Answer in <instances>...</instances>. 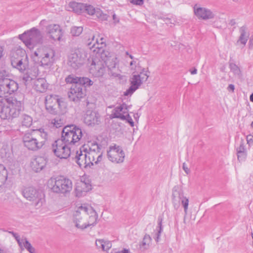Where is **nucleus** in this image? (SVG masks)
<instances>
[{"instance_id": "f257e3e1", "label": "nucleus", "mask_w": 253, "mask_h": 253, "mask_svg": "<svg viewBox=\"0 0 253 253\" xmlns=\"http://www.w3.org/2000/svg\"><path fill=\"white\" fill-rule=\"evenodd\" d=\"M65 81L67 84H72L68 97L74 102L79 101L86 95V89L93 84V82L87 77H78L74 75L68 76Z\"/></svg>"}, {"instance_id": "f03ea898", "label": "nucleus", "mask_w": 253, "mask_h": 253, "mask_svg": "<svg viewBox=\"0 0 253 253\" xmlns=\"http://www.w3.org/2000/svg\"><path fill=\"white\" fill-rule=\"evenodd\" d=\"M47 133L43 129L34 130L25 133L22 138L24 145L28 150L36 151L41 149L47 140Z\"/></svg>"}, {"instance_id": "7ed1b4c3", "label": "nucleus", "mask_w": 253, "mask_h": 253, "mask_svg": "<svg viewBox=\"0 0 253 253\" xmlns=\"http://www.w3.org/2000/svg\"><path fill=\"white\" fill-rule=\"evenodd\" d=\"M48 186L51 191L57 194L65 195L72 189V182L63 176L51 177L48 181Z\"/></svg>"}, {"instance_id": "20e7f679", "label": "nucleus", "mask_w": 253, "mask_h": 253, "mask_svg": "<svg viewBox=\"0 0 253 253\" xmlns=\"http://www.w3.org/2000/svg\"><path fill=\"white\" fill-rule=\"evenodd\" d=\"M83 132L79 126L71 125L65 126L62 130L61 139L65 143L69 145L76 144L81 140Z\"/></svg>"}, {"instance_id": "39448f33", "label": "nucleus", "mask_w": 253, "mask_h": 253, "mask_svg": "<svg viewBox=\"0 0 253 253\" xmlns=\"http://www.w3.org/2000/svg\"><path fill=\"white\" fill-rule=\"evenodd\" d=\"M19 38L29 48H33L37 44H41L42 42L41 32L36 28H33L30 30L20 35Z\"/></svg>"}, {"instance_id": "423d86ee", "label": "nucleus", "mask_w": 253, "mask_h": 253, "mask_svg": "<svg viewBox=\"0 0 253 253\" xmlns=\"http://www.w3.org/2000/svg\"><path fill=\"white\" fill-rule=\"evenodd\" d=\"M22 194L27 200L31 202L36 209L40 208L45 201L44 194L33 187L25 188Z\"/></svg>"}, {"instance_id": "0eeeda50", "label": "nucleus", "mask_w": 253, "mask_h": 253, "mask_svg": "<svg viewBox=\"0 0 253 253\" xmlns=\"http://www.w3.org/2000/svg\"><path fill=\"white\" fill-rule=\"evenodd\" d=\"M74 159L80 168H87L93 165L94 157L92 154L87 151L86 145H84L79 150L77 151Z\"/></svg>"}, {"instance_id": "6e6552de", "label": "nucleus", "mask_w": 253, "mask_h": 253, "mask_svg": "<svg viewBox=\"0 0 253 253\" xmlns=\"http://www.w3.org/2000/svg\"><path fill=\"white\" fill-rule=\"evenodd\" d=\"M172 200L173 207L175 210H177L180 203L184 208L185 215L187 213L189 200L184 196L182 190L178 186H174L172 189Z\"/></svg>"}, {"instance_id": "1a4fd4ad", "label": "nucleus", "mask_w": 253, "mask_h": 253, "mask_svg": "<svg viewBox=\"0 0 253 253\" xmlns=\"http://www.w3.org/2000/svg\"><path fill=\"white\" fill-rule=\"evenodd\" d=\"M85 61L84 53L83 50L78 48L72 51L69 55L68 64L73 69L77 70L84 64Z\"/></svg>"}, {"instance_id": "9d476101", "label": "nucleus", "mask_w": 253, "mask_h": 253, "mask_svg": "<svg viewBox=\"0 0 253 253\" xmlns=\"http://www.w3.org/2000/svg\"><path fill=\"white\" fill-rule=\"evenodd\" d=\"M84 39L88 48L90 49H93L94 52L100 54L101 57L103 52H108V51H105L103 49V47L106 46L105 40L104 38H100L99 40L97 39L95 40L94 36L91 35L89 36L85 35Z\"/></svg>"}, {"instance_id": "9b49d317", "label": "nucleus", "mask_w": 253, "mask_h": 253, "mask_svg": "<svg viewBox=\"0 0 253 253\" xmlns=\"http://www.w3.org/2000/svg\"><path fill=\"white\" fill-rule=\"evenodd\" d=\"M52 151L56 156L60 159H67L71 154L70 145L65 143L62 140L58 139L52 145Z\"/></svg>"}, {"instance_id": "f8f14e48", "label": "nucleus", "mask_w": 253, "mask_h": 253, "mask_svg": "<svg viewBox=\"0 0 253 253\" xmlns=\"http://www.w3.org/2000/svg\"><path fill=\"white\" fill-rule=\"evenodd\" d=\"M101 59L104 60L105 65L109 70V74L114 77H120L121 74L118 69L116 68L117 64V58L112 56L109 52H103L101 54Z\"/></svg>"}, {"instance_id": "ddd939ff", "label": "nucleus", "mask_w": 253, "mask_h": 253, "mask_svg": "<svg viewBox=\"0 0 253 253\" xmlns=\"http://www.w3.org/2000/svg\"><path fill=\"white\" fill-rule=\"evenodd\" d=\"M130 106L123 103L120 106L114 108L112 112L113 118H118L122 120H126L131 126H134V122L128 113Z\"/></svg>"}, {"instance_id": "4468645a", "label": "nucleus", "mask_w": 253, "mask_h": 253, "mask_svg": "<svg viewBox=\"0 0 253 253\" xmlns=\"http://www.w3.org/2000/svg\"><path fill=\"white\" fill-rule=\"evenodd\" d=\"M107 156L109 161L113 163H121L124 161L125 154L122 148L115 144L110 146L107 150Z\"/></svg>"}, {"instance_id": "2eb2a0df", "label": "nucleus", "mask_w": 253, "mask_h": 253, "mask_svg": "<svg viewBox=\"0 0 253 253\" xmlns=\"http://www.w3.org/2000/svg\"><path fill=\"white\" fill-rule=\"evenodd\" d=\"M63 103L56 95L50 94L45 97V105L46 110L51 114L56 115L57 113V107H60Z\"/></svg>"}, {"instance_id": "dca6fc26", "label": "nucleus", "mask_w": 253, "mask_h": 253, "mask_svg": "<svg viewBox=\"0 0 253 253\" xmlns=\"http://www.w3.org/2000/svg\"><path fill=\"white\" fill-rule=\"evenodd\" d=\"M80 212L83 213L84 216L86 217L89 215L88 220L86 222L87 228L96 225L98 214L92 207L84 205L80 206Z\"/></svg>"}, {"instance_id": "f3484780", "label": "nucleus", "mask_w": 253, "mask_h": 253, "mask_svg": "<svg viewBox=\"0 0 253 253\" xmlns=\"http://www.w3.org/2000/svg\"><path fill=\"white\" fill-rule=\"evenodd\" d=\"M100 117L98 112L87 109L84 115V122L87 126H94L100 123Z\"/></svg>"}, {"instance_id": "a211bd4d", "label": "nucleus", "mask_w": 253, "mask_h": 253, "mask_svg": "<svg viewBox=\"0 0 253 253\" xmlns=\"http://www.w3.org/2000/svg\"><path fill=\"white\" fill-rule=\"evenodd\" d=\"M0 83L5 94H11L18 88V84L17 83L3 76L0 79Z\"/></svg>"}, {"instance_id": "6ab92c4d", "label": "nucleus", "mask_w": 253, "mask_h": 253, "mask_svg": "<svg viewBox=\"0 0 253 253\" xmlns=\"http://www.w3.org/2000/svg\"><path fill=\"white\" fill-rule=\"evenodd\" d=\"M105 63L104 60L96 62L93 60L90 68V73L96 77H102L106 72Z\"/></svg>"}, {"instance_id": "aec40b11", "label": "nucleus", "mask_w": 253, "mask_h": 253, "mask_svg": "<svg viewBox=\"0 0 253 253\" xmlns=\"http://www.w3.org/2000/svg\"><path fill=\"white\" fill-rule=\"evenodd\" d=\"M193 8L195 15L199 19L208 20L214 17V14L208 8L199 7L197 4L195 5Z\"/></svg>"}, {"instance_id": "412c9836", "label": "nucleus", "mask_w": 253, "mask_h": 253, "mask_svg": "<svg viewBox=\"0 0 253 253\" xmlns=\"http://www.w3.org/2000/svg\"><path fill=\"white\" fill-rule=\"evenodd\" d=\"M46 31L50 38L54 41H60L62 37V31L59 25H49L47 27Z\"/></svg>"}, {"instance_id": "4be33fe9", "label": "nucleus", "mask_w": 253, "mask_h": 253, "mask_svg": "<svg viewBox=\"0 0 253 253\" xmlns=\"http://www.w3.org/2000/svg\"><path fill=\"white\" fill-rule=\"evenodd\" d=\"M130 87L124 93L125 96L131 95L141 85L142 80L140 75H134L130 79Z\"/></svg>"}, {"instance_id": "5701e85b", "label": "nucleus", "mask_w": 253, "mask_h": 253, "mask_svg": "<svg viewBox=\"0 0 253 253\" xmlns=\"http://www.w3.org/2000/svg\"><path fill=\"white\" fill-rule=\"evenodd\" d=\"M85 7L84 9V13H86L90 15H95L101 20H107L108 15L103 12L99 8L95 9L93 6L85 4Z\"/></svg>"}, {"instance_id": "b1692460", "label": "nucleus", "mask_w": 253, "mask_h": 253, "mask_svg": "<svg viewBox=\"0 0 253 253\" xmlns=\"http://www.w3.org/2000/svg\"><path fill=\"white\" fill-rule=\"evenodd\" d=\"M6 102L8 103L11 108L14 117H17L19 116L20 112L22 108V103L21 101L18 100L16 97H11L6 99Z\"/></svg>"}, {"instance_id": "393cba45", "label": "nucleus", "mask_w": 253, "mask_h": 253, "mask_svg": "<svg viewBox=\"0 0 253 253\" xmlns=\"http://www.w3.org/2000/svg\"><path fill=\"white\" fill-rule=\"evenodd\" d=\"M80 207H79L76 211L74 215V222L77 228L81 230H84L87 228L86 216H84L83 213L80 211Z\"/></svg>"}, {"instance_id": "a878e982", "label": "nucleus", "mask_w": 253, "mask_h": 253, "mask_svg": "<svg viewBox=\"0 0 253 253\" xmlns=\"http://www.w3.org/2000/svg\"><path fill=\"white\" fill-rule=\"evenodd\" d=\"M54 52L52 50H49L48 51L41 54L40 57V58H41L40 61L41 65L43 67H47L51 66L54 60Z\"/></svg>"}, {"instance_id": "bb28decb", "label": "nucleus", "mask_w": 253, "mask_h": 253, "mask_svg": "<svg viewBox=\"0 0 253 253\" xmlns=\"http://www.w3.org/2000/svg\"><path fill=\"white\" fill-rule=\"evenodd\" d=\"M46 159L42 156H37L32 160L31 167L32 169L36 172L42 170L46 166Z\"/></svg>"}, {"instance_id": "cd10ccee", "label": "nucleus", "mask_w": 253, "mask_h": 253, "mask_svg": "<svg viewBox=\"0 0 253 253\" xmlns=\"http://www.w3.org/2000/svg\"><path fill=\"white\" fill-rule=\"evenodd\" d=\"M13 112L7 102L3 103L0 101V118L1 119H9L10 118H14Z\"/></svg>"}, {"instance_id": "c85d7f7f", "label": "nucleus", "mask_w": 253, "mask_h": 253, "mask_svg": "<svg viewBox=\"0 0 253 253\" xmlns=\"http://www.w3.org/2000/svg\"><path fill=\"white\" fill-rule=\"evenodd\" d=\"M23 58L11 62L12 66L18 70L21 73H24L28 68V57H23Z\"/></svg>"}, {"instance_id": "c756f323", "label": "nucleus", "mask_w": 253, "mask_h": 253, "mask_svg": "<svg viewBox=\"0 0 253 253\" xmlns=\"http://www.w3.org/2000/svg\"><path fill=\"white\" fill-rule=\"evenodd\" d=\"M91 189V185L85 182L78 183L75 189L76 195L81 197L85 196L87 192Z\"/></svg>"}, {"instance_id": "7c9ffc66", "label": "nucleus", "mask_w": 253, "mask_h": 253, "mask_svg": "<svg viewBox=\"0 0 253 253\" xmlns=\"http://www.w3.org/2000/svg\"><path fill=\"white\" fill-rule=\"evenodd\" d=\"M23 57H28L26 51L20 47L12 49L10 53V62L13 60H19L24 58Z\"/></svg>"}, {"instance_id": "2f4dec72", "label": "nucleus", "mask_w": 253, "mask_h": 253, "mask_svg": "<svg viewBox=\"0 0 253 253\" xmlns=\"http://www.w3.org/2000/svg\"><path fill=\"white\" fill-rule=\"evenodd\" d=\"M35 89L40 92H44L48 87V84L43 78H39L34 82Z\"/></svg>"}, {"instance_id": "473e14b6", "label": "nucleus", "mask_w": 253, "mask_h": 253, "mask_svg": "<svg viewBox=\"0 0 253 253\" xmlns=\"http://www.w3.org/2000/svg\"><path fill=\"white\" fill-rule=\"evenodd\" d=\"M239 32L240 36L237 42L245 45L248 40L250 34L247 31V28L245 26L241 27L239 29Z\"/></svg>"}, {"instance_id": "72a5a7b5", "label": "nucleus", "mask_w": 253, "mask_h": 253, "mask_svg": "<svg viewBox=\"0 0 253 253\" xmlns=\"http://www.w3.org/2000/svg\"><path fill=\"white\" fill-rule=\"evenodd\" d=\"M69 6L74 12L78 14L84 13V9L85 7V4L76 2H70Z\"/></svg>"}, {"instance_id": "f704fd0d", "label": "nucleus", "mask_w": 253, "mask_h": 253, "mask_svg": "<svg viewBox=\"0 0 253 253\" xmlns=\"http://www.w3.org/2000/svg\"><path fill=\"white\" fill-rule=\"evenodd\" d=\"M7 175L8 172L5 167L2 164H0V187L5 183Z\"/></svg>"}, {"instance_id": "c9c22d12", "label": "nucleus", "mask_w": 253, "mask_h": 253, "mask_svg": "<svg viewBox=\"0 0 253 253\" xmlns=\"http://www.w3.org/2000/svg\"><path fill=\"white\" fill-rule=\"evenodd\" d=\"M21 122L22 126L29 127L32 125V118L26 114H22L21 117Z\"/></svg>"}, {"instance_id": "e433bc0d", "label": "nucleus", "mask_w": 253, "mask_h": 253, "mask_svg": "<svg viewBox=\"0 0 253 253\" xmlns=\"http://www.w3.org/2000/svg\"><path fill=\"white\" fill-rule=\"evenodd\" d=\"M151 240V238L149 235H145L143 238V241L139 245V248L142 251H144L148 249L149 244Z\"/></svg>"}, {"instance_id": "4c0bfd02", "label": "nucleus", "mask_w": 253, "mask_h": 253, "mask_svg": "<svg viewBox=\"0 0 253 253\" xmlns=\"http://www.w3.org/2000/svg\"><path fill=\"white\" fill-rule=\"evenodd\" d=\"M229 64L231 71L233 73L234 75L240 78L242 76V73L240 68L235 63L232 62L231 60H230Z\"/></svg>"}, {"instance_id": "58836bf2", "label": "nucleus", "mask_w": 253, "mask_h": 253, "mask_svg": "<svg viewBox=\"0 0 253 253\" xmlns=\"http://www.w3.org/2000/svg\"><path fill=\"white\" fill-rule=\"evenodd\" d=\"M163 220V217L162 216H159L158 218V226L157 227V233L156 234L157 236L155 238V240L156 242L159 241V239L161 236V234L163 231V226H162V222Z\"/></svg>"}, {"instance_id": "ea45409f", "label": "nucleus", "mask_w": 253, "mask_h": 253, "mask_svg": "<svg viewBox=\"0 0 253 253\" xmlns=\"http://www.w3.org/2000/svg\"><path fill=\"white\" fill-rule=\"evenodd\" d=\"M89 143V145H86L87 148V150H88L89 151L88 152H90L92 154V152H99L100 150V147L98 144L95 142H90Z\"/></svg>"}, {"instance_id": "a19ab883", "label": "nucleus", "mask_w": 253, "mask_h": 253, "mask_svg": "<svg viewBox=\"0 0 253 253\" xmlns=\"http://www.w3.org/2000/svg\"><path fill=\"white\" fill-rule=\"evenodd\" d=\"M82 27H73L71 29V33L73 36H79L83 32Z\"/></svg>"}, {"instance_id": "79ce46f5", "label": "nucleus", "mask_w": 253, "mask_h": 253, "mask_svg": "<svg viewBox=\"0 0 253 253\" xmlns=\"http://www.w3.org/2000/svg\"><path fill=\"white\" fill-rule=\"evenodd\" d=\"M23 246L30 253H35V249L32 247L31 243L27 240L26 238H24Z\"/></svg>"}, {"instance_id": "37998d69", "label": "nucleus", "mask_w": 253, "mask_h": 253, "mask_svg": "<svg viewBox=\"0 0 253 253\" xmlns=\"http://www.w3.org/2000/svg\"><path fill=\"white\" fill-rule=\"evenodd\" d=\"M245 150L244 140H241L239 147L237 148V153H241L242 155H244V152H245Z\"/></svg>"}, {"instance_id": "c03bdc74", "label": "nucleus", "mask_w": 253, "mask_h": 253, "mask_svg": "<svg viewBox=\"0 0 253 253\" xmlns=\"http://www.w3.org/2000/svg\"><path fill=\"white\" fill-rule=\"evenodd\" d=\"M144 0H131L130 2L133 4L137 5H142L144 3Z\"/></svg>"}, {"instance_id": "a18cd8bd", "label": "nucleus", "mask_w": 253, "mask_h": 253, "mask_svg": "<svg viewBox=\"0 0 253 253\" xmlns=\"http://www.w3.org/2000/svg\"><path fill=\"white\" fill-rule=\"evenodd\" d=\"M112 246L111 243L109 241H104V251L109 250Z\"/></svg>"}, {"instance_id": "49530a36", "label": "nucleus", "mask_w": 253, "mask_h": 253, "mask_svg": "<svg viewBox=\"0 0 253 253\" xmlns=\"http://www.w3.org/2000/svg\"><path fill=\"white\" fill-rule=\"evenodd\" d=\"M22 79L25 82H28V81H30L32 80L33 79V78L31 76H30L29 75L26 74H24L23 75Z\"/></svg>"}, {"instance_id": "de8ad7c7", "label": "nucleus", "mask_w": 253, "mask_h": 253, "mask_svg": "<svg viewBox=\"0 0 253 253\" xmlns=\"http://www.w3.org/2000/svg\"><path fill=\"white\" fill-rule=\"evenodd\" d=\"M247 141L249 145H253V135L247 136Z\"/></svg>"}, {"instance_id": "09e8293b", "label": "nucleus", "mask_w": 253, "mask_h": 253, "mask_svg": "<svg viewBox=\"0 0 253 253\" xmlns=\"http://www.w3.org/2000/svg\"><path fill=\"white\" fill-rule=\"evenodd\" d=\"M238 159L239 161H242L245 159L246 157V154L245 152H244V155H242L241 153H237Z\"/></svg>"}, {"instance_id": "8fccbe9b", "label": "nucleus", "mask_w": 253, "mask_h": 253, "mask_svg": "<svg viewBox=\"0 0 253 253\" xmlns=\"http://www.w3.org/2000/svg\"><path fill=\"white\" fill-rule=\"evenodd\" d=\"M15 240L17 242V243H18V245L19 246V247L21 248H23V245L22 244H23V242H24V239H21L20 237H19L18 238H17Z\"/></svg>"}, {"instance_id": "3c124183", "label": "nucleus", "mask_w": 253, "mask_h": 253, "mask_svg": "<svg viewBox=\"0 0 253 253\" xmlns=\"http://www.w3.org/2000/svg\"><path fill=\"white\" fill-rule=\"evenodd\" d=\"M103 241V239H98L96 240L95 244L98 249H100L101 245Z\"/></svg>"}, {"instance_id": "603ef678", "label": "nucleus", "mask_w": 253, "mask_h": 253, "mask_svg": "<svg viewBox=\"0 0 253 253\" xmlns=\"http://www.w3.org/2000/svg\"><path fill=\"white\" fill-rule=\"evenodd\" d=\"M182 168L186 174H189L190 173V169L188 168L186 164L185 163L183 164Z\"/></svg>"}, {"instance_id": "864d4df0", "label": "nucleus", "mask_w": 253, "mask_h": 253, "mask_svg": "<svg viewBox=\"0 0 253 253\" xmlns=\"http://www.w3.org/2000/svg\"><path fill=\"white\" fill-rule=\"evenodd\" d=\"M136 61H135L134 60H132L130 61L129 65L131 67V69H135L136 67Z\"/></svg>"}, {"instance_id": "5fc2aeb1", "label": "nucleus", "mask_w": 253, "mask_h": 253, "mask_svg": "<svg viewBox=\"0 0 253 253\" xmlns=\"http://www.w3.org/2000/svg\"><path fill=\"white\" fill-rule=\"evenodd\" d=\"M235 89V86L233 84H230L227 87V90L229 91H231L233 92L234 91Z\"/></svg>"}, {"instance_id": "6e6d98bb", "label": "nucleus", "mask_w": 253, "mask_h": 253, "mask_svg": "<svg viewBox=\"0 0 253 253\" xmlns=\"http://www.w3.org/2000/svg\"><path fill=\"white\" fill-rule=\"evenodd\" d=\"M114 253H130L128 249H124L120 251H115Z\"/></svg>"}, {"instance_id": "4d7b16f0", "label": "nucleus", "mask_w": 253, "mask_h": 253, "mask_svg": "<svg viewBox=\"0 0 253 253\" xmlns=\"http://www.w3.org/2000/svg\"><path fill=\"white\" fill-rule=\"evenodd\" d=\"M102 159V154H100L99 155H98L97 157V159L96 161H94V163L97 164H98L99 162H100V161H101Z\"/></svg>"}, {"instance_id": "13d9d810", "label": "nucleus", "mask_w": 253, "mask_h": 253, "mask_svg": "<svg viewBox=\"0 0 253 253\" xmlns=\"http://www.w3.org/2000/svg\"><path fill=\"white\" fill-rule=\"evenodd\" d=\"M149 76V75H148L147 73L144 74L143 76L141 77V79L142 80V82L144 81H147Z\"/></svg>"}, {"instance_id": "bf43d9fd", "label": "nucleus", "mask_w": 253, "mask_h": 253, "mask_svg": "<svg viewBox=\"0 0 253 253\" xmlns=\"http://www.w3.org/2000/svg\"><path fill=\"white\" fill-rule=\"evenodd\" d=\"M9 233L11 234L15 239L20 237L18 233H15L13 231H10Z\"/></svg>"}, {"instance_id": "052dcab7", "label": "nucleus", "mask_w": 253, "mask_h": 253, "mask_svg": "<svg viewBox=\"0 0 253 253\" xmlns=\"http://www.w3.org/2000/svg\"><path fill=\"white\" fill-rule=\"evenodd\" d=\"M54 125L56 127H59L61 126V125H60V123H58V121H56L55 119L54 120Z\"/></svg>"}, {"instance_id": "680f3d73", "label": "nucleus", "mask_w": 253, "mask_h": 253, "mask_svg": "<svg viewBox=\"0 0 253 253\" xmlns=\"http://www.w3.org/2000/svg\"><path fill=\"white\" fill-rule=\"evenodd\" d=\"M190 72L192 75H194L197 74V70L195 68H194L193 69L190 70Z\"/></svg>"}, {"instance_id": "e2e57ef3", "label": "nucleus", "mask_w": 253, "mask_h": 253, "mask_svg": "<svg viewBox=\"0 0 253 253\" xmlns=\"http://www.w3.org/2000/svg\"><path fill=\"white\" fill-rule=\"evenodd\" d=\"M249 45L250 48L253 47V38L250 39L249 41Z\"/></svg>"}, {"instance_id": "0e129e2a", "label": "nucleus", "mask_w": 253, "mask_h": 253, "mask_svg": "<svg viewBox=\"0 0 253 253\" xmlns=\"http://www.w3.org/2000/svg\"><path fill=\"white\" fill-rule=\"evenodd\" d=\"M126 55H128V56H129V58H130V59H131L132 60H134V57L132 55L129 54V53H128L127 51H126Z\"/></svg>"}, {"instance_id": "69168bd1", "label": "nucleus", "mask_w": 253, "mask_h": 253, "mask_svg": "<svg viewBox=\"0 0 253 253\" xmlns=\"http://www.w3.org/2000/svg\"><path fill=\"white\" fill-rule=\"evenodd\" d=\"M165 21H166V23L168 25L169 24V23H172L170 21V19L168 18H167L166 19Z\"/></svg>"}, {"instance_id": "338daca9", "label": "nucleus", "mask_w": 253, "mask_h": 253, "mask_svg": "<svg viewBox=\"0 0 253 253\" xmlns=\"http://www.w3.org/2000/svg\"><path fill=\"white\" fill-rule=\"evenodd\" d=\"M147 72H149L148 71H145V69L144 68H143L141 70V72H140V74L141 75H144V74L147 73Z\"/></svg>"}, {"instance_id": "774afa93", "label": "nucleus", "mask_w": 253, "mask_h": 253, "mask_svg": "<svg viewBox=\"0 0 253 253\" xmlns=\"http://www.w3.org/2000/svg\"><path fill=\"white\" fill-rule=\"evenodd\" d=\"M250 99L251 102H253V93L251 94Z\"/></svg>"}]
</instances>
